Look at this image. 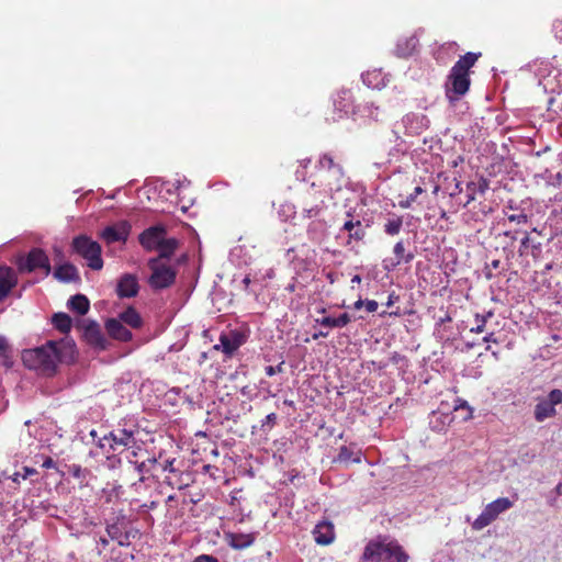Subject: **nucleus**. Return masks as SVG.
<instances>
[{
	"label": "nucleus",
	"instance_id": "f257e3e1",
	"mask_svg": "<svg viewBox=\"0 0 562 562\" xmlns=\"http://www.w3.org/2000/svg\"><path fill=\"white\" fill-rule=\"evenodd\" d=\"M76 357V345L69 339L48 340L40 347L24 349L21 356L27 369L46 378L56 375L59 363H71Z\"/></svg>",
	"mask_w": 562,
	"mask_h": 562
},
{
	"label": "nucleus",
	"instance_id": "f03ea898",
	"mask_svg": "<svg viewBox=\"0 0 562 562\" xmlns=\"http://www.w3.org/2000/svg\"><path fill=\"white\" fill-rule=\"evenodd\" d=\"M481 55V53L469 52L452 66L445 85L446 97L450 101L459 100L469 91L471 85L470 69L476 64Z\"/></svg>",
	"mask_w": 562,
	"mask_h": 562
},
{
	"label": "nucleus",
	"instance_id": "7ed1b4c3",
	"mask_svg": "<svg viewBox=\"0 0 562 562\" xmlns=\"http://www.w3.org/2000/svg\"><path fill=\"white\" fill-rule=\"evenodd\" d=\"M363 559L370 562H407L408 555L397 542L370 541L364 548Z\"/></svg>",
	"mask_w": 562,
	"mask_h": 562
},
{
	"label": "nucleus",
	"instance_id": "20e7f679",
	"mask_svg": "<svg viewBox=\"0 0 562 562\" xmlns=\"http://www.w3.org/2000/svg\"><path fill=\"white\" fill-rule=\"evenodd\" d=\"M71 250L83 258L92 270L103 268L102 248L100 244L87 235L76 236L71 241Z\"/></svg>",
	"mask_w": 562,
	"mask_h": 562
},
{
	"label": "nucleus",
	"instance_id": "39448f33",
	"mask_svg": "<svg viewBox=\"0 0 562 562\" xmlns=\"http://www.w3.org/2000/svg\"><path fill=\"white\" fill-rule=\"evenodd\" d=\"M147 265L151 271L148 284L153 290H162L173 285L177 278L175 267L160 259H149Z\"/></svg>",
	"mask_w": 562,
	"mask_h": 562
},
{
	"label": "nucleus",
	"instance_id": "423d86ee",
	"mask_svg": "<svg viewBox=\"0 0 562 562\" xmlns=\"http://www.w3.org/2000/svg\"><path fill=\"white\" fill-rule=\"evenodd\" d=\"M353 94L350 89H340L333 94L331 105L326 111V121L338 122L353 113Z\"/></svg>",
	"mask_w": 562,
	"mask_h": 562
},
{
	"label": "nucleus",
	"instance_id": "0eeeda50",
	"mask_svg": "<svg viewBox=\"0 0 562 562\" xmlns=\"http://www.w3.org/2000/svg\"><path fill=\"white\" fill-rule=\"evenodd\" d=\"M513 507L507 497H499L488 503L479 517L472 522V529L479 531L491 525L504 512Z\"/></svg>",
	"mask_w": 562,
	"mask_h": 562
},
{
	"label": "nucleus",
	"instance_id": "6e6552de",
	"mask_svg": "<svg viewBox=\"0 0 562 562\" xmlns=\"http://www.w3.org/2000/svg\"><path fill=\"white\" fill-rule=\"evenodd\" d=\"M302 213L304 217H317L325 209L324 193L312 183L302 196Z\"/></svg>",
	"mask_w": 562,
	"mask_h": 562
},
{
	"label": "nucleus",
	"instance_id": "1a4fd4ad",
	"mask_svg": "<svg viewBox=\"0 0 562 562\" xmlns=\"http://www.w3.org/2000/svg\"><path fill=\"white\" fill-rule=\"evenodd\" d=\"M36 269H43L45 276L52 272L48 256L41 248H32L26 257L19 262V270L21 272H33Z\"/></svg>",
	"mask_w": 562,
	"mask_h": 562
},
{
	"label": "nucleus",
	"instance_id": "9d476101",
	"mask_svg": "<svg viewBox=\"0 0 562 562\" xmlns=\"http://www.w3.org/2000/svg\"><path fill=\"white\" fill-rule=\"evenodd\" d=\"M562 404V391L554 389L550 391L547 398L540 400L533 411L535 419L538 423H542L548 418L557 415L555 406Z\"/></svg>",
	"mask_w": 562,
	"mask_h": 562
},
{
	"label": "nucleus",
	"instance_id": "9b49d317",
	"mask_svg": "<svg viewBox=\"0 0 562 562\" xmlns=\"http://www.w3.org/2000/svg\"><path fill=\"white\" fill-rule=\"evenodd\" d=\"M134 434L127 429H117L110 431L108 435H104L103 438L99 439L98 446L100 448H104L105 443L109 445L110 450L113 452L117 450H124L133 448L134 443Z\"/></svg>",
	"mask_w": 562,
	"mask_h": 562
},
{
	"label": "nucleus",
	"instance_id": "f8f14e48",
	"mask_svg": "<svg viewBox=\"0 0 562 562\" xmlns=\"http://www.w3.org/2000/svg\"><path fill=\"white\" fill-rule=\"evenodd\" d=\"M131 228L132 226L127 221H119L113 225L106 226L100 233V237L104 239L106 244L116 241L125 243L130 236Z\"/></svg>",
	"mask_w": 562,
	"mask_h": 562
},
{
	"label": "nucleus",
	"instance_id": "ddd939ff",
	"mask_svg": "<svg viewBox=\"0 0 562 562\" xmlns=\"http://www.w3.org/2000/svg\"><path fill=\"white\" fill-rule=\"evenodd\" d=\"M166 234L167 231L164 225H154L139 234L138 241L145 250L153 251L159 246Z\"/></svg>",
	"mask_w": 562,
	"mask_h": 562
},
{
	"label": "nucleus",
	"instance_id": "4468645a",
	"mask_svg": "<svg viewBox=\"0 0 562 562\" xmlns=\"http://www.w3.org/2000/svg\"><path fill=\"white\" fill-rule=\"evenodd\" d=\"M83 338L94 348L100 350H105L108 348L109 342L101 331L99 324L95 322H89L83 326Z\"/></svg>",
	"mask_w": 562,
	"mask_h": 562
},
{
	"label": "nucleus",
	"instance_id": "2eb2a0df",
	"mask_svg": "<svg viewBox=\"0 0 562 562\" xmlns=\"http://www.w3.org/2000/svg\"><path fill=\"white\" fill-rule=\"evenodd\" d=\"M139 284L136 276L131 273L123 274L116 285V294L120 299H130L138 294Z\"/></svg>",
	"mask_w": 562,
	"mask_h": 562
},
{
	"label": "nucleus",
	"instance_id": "dca6fc26",
	"mask_svg": "<svg viewBox=\"0 0 562 562\" xmlns=\"http://www.w3.org/2000/svg\"><path fill=\"white\" fill-rule=\"evenodd\" d=\"M347 215L349 218L345 221L341 227V231L348 232L347 245H351L353 241H362L367 235L366 227L360 220H355L349 212Z\"/></svg>",
	"mask_w": 562,
	"mask_h": 562
},
{
	"label": "nucleus",
	"instance_id": "f3484780",
	"mask_svg": "<svg viewBox=\"0 0 562 562\" xmlns=\"http://www.w3.org/2000/svg\"><path fill=\"white\" fill-rule=\"evenodd\" d=\"M314 540L319 546H328L335 540V529L333 522L328 520L319 521L312 531Z\"/></svg>",
	"mask_w": 562,
	"mask_h": 562
},
{
	"label": "nucleus",
	"instance_id": "a211bd4d",
	"mask_svg": "<svg viewBox=\"0 0 562 562\" xmlns=\"http://www.w3.org/2000/svg\"><path fill=\"white\" fill-rule=\"evenodd\" d=\"M105 329L108 335L115 340L127 342L133 339L132 331L117 318H109L105 322Z\"/></svg>",
	"mask_w": 562,
	"mask_h": 562
},
{
	"label": "nucleus",
	"instance_id": "6ab92c4d",
	"mask_svg": "<svg viewBox=\"0 0 562 562\" xmlns=\"http://www.w3.org/2000/svg\"><path fill=\"white\" fill-rule=\"evenodd\" d=\"M244 344V337L238 331H229L220 336V345L215 349L222 348L226 356H233L234 352Z\"/></svg>",
	"mask_w": 562,
	"mask_h": 562
},
{
	"label": "nucleus",
	"instance_id": "aec40b11",
	"mask_svg": "<svg viewBox=\"0 0 562 562\" xmlns=\"http://www.w3.org/2000/svg\"><path fill=\"white\" fill-rule=\"evenodd\" d=\"M126 459L131 464L135 465V470L139 474V482L145 481L146 474L151 475V476L157 475L158 460L155 457L147 458L146 460H143V461L133 460L131 457H126Z\"/></svg>",
	"mask_w": 562,
	"mask_h": 562
},
{
	"label": "nucleus",
	"instance_id": "412c9836",
	"mask_svg": "<svg viewBox=\"0 0 562 562\" xmlns=\"http://www.w3.org/2000/svg\"><path fill=\"white\" fill-rule=\"evenodd\" d=\"M53 274L55 279L64 283H78L81 280L77 267L70 262L56 267Z\"/></svg>",
	"mask_w": 562,
	"mask_h": 562
},
{
	"label": "nucleus",
	"instance_id": "4be33fe9",
	"mask_svg": "<svg viewBox=\"0 0 562 562\" xmlns=\"http://www.w3.org/2000/svg\"><path fill=\"white\" fill-rule=\"evenodd\" d=\"M15 271L10 267H0V302L16 285Z\"/></svg>",
	"mask_w": 562,
	"mask_h": 562
},
{
	"label": "nucleus",
	"instance_id": "5701e85b",
	"mask_svg": "<svg viewBox=\"0 0 562 562\" xmlns=\"http://www.w3.org/2000/svg\"><path fill=\"white\" fill-rule=\"evenodd\" d=\"M226 541L229 547L236 550H243L250 547L255 542L252 533H226Z\"/></svg>",
	"mask_w": 562,
	"mask_h": 562
},
{
	"label": "nucleus",
	"instance_id": "b1692460",
	"mask_svg": "<svg viewBox=\"0 0 562 562\" xmlns=\"http://www.w3.org/2000/svg\"><path fill=\"white\" fill-rule=\"evenodd\" d=\"M529 249H530L531 256L537 259L541 254V243H539V241L536 243L530 237V233L526 231V232H524V237L520 240V246L518 249L519 256H521V257L527 256L529 254Z\"/></svg>",
	"mask_w": 562,
	"mask_h": 562
},
{
	"label": "nucleus",
	"instance_id": "393cba45",
	"mask_svg": "<svg viewBox=\"0 0 562 562\" xmlns=\"http://www.w3.org/2000/svg\"><path fill=\"white\" fill-rule=\"evenodd\" d=\"M310 240L315 244H321L327 236L326 222L321 220L312 221L306 229Z\"/></svg>",
	"mask_w": 562,
	"mask_h": 562
},
{
	"label": "nucleus",
	"instance_id": "a878e982",
	"mask_svg": "<svg viewBox=\"0 0 562 562\" xmlns=\"http://www.w3.org/2000/svg\"><path fill=\"white\" fill-rule=\"evenodd\" d=\"M452 420L451 414L434 411L429 418V426L434 431L442 432L450 426Z\"/></svg>",
	"mask_w": 562,
	"mask_h": 562
},
{
	"label": "nucleus",
	"instance_id": "bb28decb",
	"mask_svg": "<svg viewBox=\"0 0 562 562\" xmlns=\"http://www.w3.org/2000/svg\"><path fill=\"white\" fill-rule=\"evenodd\" d=\"M179 246V241L177 238H166V236L161 239L159 246L155 249L159 254L154 259H160L162 261H166L167 259H170L171 256L175 254Z\"/></svg>",
	"mask_w": 562,
	"mask_h": 562
},
{
	"label": "nucleus",
	"instance_id": "cd10ccee",
	"mask_svg": "<svg viewBox=\"0 0 562 562\" xmlns=\"http://www.w3.org/2000/svg\"><path fill=\"white\" fill-rule=\"evenodd\" d=\"M117 319L134 329H139L143 326V318L133 306H128L125 311L121 312Z\"/></svg>",
	"mask_w": 562,
	"mask_h": 562
},
{
	"label": "nucleus",
	"instance_id": "c85d7f7f",
	"mask_svg": "<svg viewBox=\"0 0 562 562\" xmlns=\"http://www.w3.org/2000/svg\"><path fill=\"white\" fill-rule=\"evenodd\" d=\"M351 322V316L348 313H342L338 317L325 316L317 318L316 323L326 328H342Z\"/></svg>",
	"mask_w": 562,
	"mask_h": 562
},
{
	"label": "nucleus",
	"instance_id": "c756f323",
	"mask_svg": "<svg viewBox=\"0 0 562 562\" xmlns=\"http://www.w3.org/2000/svg\"><path fill=\"white\" fill-rule=\"evenodd\" d=\"M68 307L78 315H86L90 308V302L83 294H76L68 301Z\"/></svg>",
	"mask_w": 562,
	"mask_h": 562
},
{
	"label": "nucleus",
	"instance_id": "7c9ffc66",
	"mask_svg": "<svg viewBox=\"0 0 562 562\" xmlns=\"http://www.w3.org/2000/svg\"><path fill=\"white\" fill-rule=\"evenodd\" d=\"M393 252L396 257V261L392 262L391 267L389 265H385V268L389 270L395 268L396 266H398L402 262L408 263L414 259V254L405 252V246L402 240L397 241L394 245Z\"/></svg>",
	"mask_w": 562,
	"mask_h": 562
},
{
	"label": "nucleus",
	"instance_id": "2f4dec72",
	"mask_svg": "<svg viewBox=\"0 0 562 562\" xmlns=\"http://www.w3.org/2000/svg\"><path fill=\"white\" fill-rule=\"evenodd\" d=\"M418 38L416 36H409L401 40L397 43V52L401 56H411L417 48Z\"/></svg>",
	"mask_w": 562,
	"mask_h": 562
},
{
	"label": "nucleus",
	"instance_id": "473e14b6",
	"mask_svg": "<svg viewBox=\"0 0 562 562\" xmlns=\"http://www.w3.org/2000/svg\"><path fill=\"white\" fill-rule=\"evenodd\" d=\"M494 316V311L490 310L483 314L476 313L474 315L475 326L470 328L471 333L482 334L486 330L487 322Z\"/></svg>",
	"mask_w": 562,
	"mask_h": 562
},
{
	"label": "nucleus",
	"instance_id": "72a5a7b5",
	"mask_svg": "<svg viewBox=\"0 0 562 562\" xmlns=\"http://www.w3.org/2000/svg\"><path fill=\"white\" fill-rule=\"evenodd\" d=\"M53 324L56 329H58L63 334H67L71 329L72 321L70 316L66 313H56L53 316Z\"/></svg>",
	"mask_w": 562,
	"mask_h": 562
},
{
	"label": "nucleus",
	"instance_id": "f704fd0d",
	"mask_svg": "<svg viewBox=\"0 0 562 562\" xmlns=\"http://www.w3.org/2000/svg\"><path fill=\"white\" fill-rule=\"evenodd\" d=\"M338 461L340 462H355L359 463L361 461V453L360 451H353L351 448L347 446H342L339 449L338 453Z\"/></svg>",
	"mask_w": 562,
	"mask_h": 562
},
{
	"label": "nucleus",
	"instance_id": "c9c22d12",
	"mask_svg": "<svg viewBox=\"0 0 562 562\" xmlns=\"http://www.w3.org/2000/svg\"><path fill=\"white\" fill-rule=\"evenodd\" d=\"M402 226L403 217L398 215H393V217L389 218L387 222L384 224V232L390 236H394L401 232Z\"/></svg>",
	"mask_w": 562,
	"mask_h": 562
},
{
	"label": "nucleus",
	"instance_id": "e433bc0d",
	"mask_svg": "<svg viewBox=\"0 0 562 562\" xmlns=\"http://www.w3.org/2000/svg\"><path fill=\"white\" fill-rule=\"evenodd\" d=\"M318 166L321 169L330 170L335 168L337 169L338 172L342 171L341 167L335 162L333 156L329 154H324L323 156H321L318 160Z\"/></svg>",
	"mask_w": 562,
	"mask_h": 562
},
{
	"label": "nucleus",
	"instance_id": "4c0bfd02",
	"mask_svg": "<svg viewBox=\"0 0 562 562\" xmlns=\"http://www.w3.org/2000/svg\"><path fill=\"white\" fill-rule=\"evenodd\" d=\"M424 192L422 187H416L414 192L411 193L405 200L400 201L398 205L402 209H409L412 204L416 201L417 196Z\"/></svg>",
	"mask_w": 562,
	"mask_h": 562
},
{
	"label": "nucleus",
	"instance_id": "58836bf2",
	"mask_svg": "<svg viewBox=\"0 0 562 562\" xmlns=\"http://www.w3.org/2000/svg\"><path fill=\"white\" fill-rule=\"evenodd\" d=\"M453 408H454V411H460V409L467 411V414L463 417V420H469V419H471L473 417V409L468 404V402L464 401V400L458 398Z\"/></svg>",
	"mask_w": 562,
	"mask_h": 562
},
{
	"label": "nucleus",
	"instance_id": "ea45409f",
	"mask_svg": "<svg viewBox=\"0 0 562 562\" xmlns=\"http://www.w3.org/2000/svg\"><path fill=\"white\" fill-rule=\"evenodd\" d=\"M9 352H10V349H9L7 339L4 337H0V357L4 359V363L7 366L10 364L9 363V360H10Z\"/></svg>",
	"mask_w": 562,
	"mask_h": 562
},
{
	"label": "nucleus",
	"instance_id": "a19ab883",
	"mask_svg": "<svg viewBox=\"0 0 562 562\" xmlns=\"http://www.w3.org/2000/svg\"><path fill=\"white\" fill-rule=\"evenodd\" d=\"M69 472L76 479L85 480L88 473L87 469H82L79 464H72L69 467Z\"/></svg>",
	"mask_w": 562,
	"mask_h": 562
},
{
	"label": "nucleus",
	"instance_id": "79ce46f5",
	"mask_svg": "<svg viewBox=\"0 0 562 562\" xmlns=\"http://www.w3.org/2000/svg\"><path fill=\"white\" fill-rule=\"evenodd\" d=\"M176 459L166 460L164 463L158 462V470L160 469L161 472H168L170 474H175L178 471L173 467Z\"/></svg>",
	"mask_w": 562,
	"mask_h": 562
},
{
	"label": "nucleus",
	"instance_id": "37998d69",
	"mask_svg": "<svg viewBox=\"0 0 562 562\" xmlns=\"http://www.w3.org/2000/svg\"><path fill=\"white\" fill-rule=\"evenodd\" d=\"M467 190L469 191V194L463 206L469 205L471 202L475 200L476 183L474 181L468 182Z\"/></svg>",
	"mask_w": 562,
	"mask_h": 562
},
{
	"label": "nucleus",
	"instance_id": "c03bdc74",
	"mask_svg": "<svg viewBox=\"0 0 562 562\" xmlns=\"http://www.w3.org/2000/svg\"><path fill=\"white\" fill-rule=\"evenodd\" d=\"M508 221L517 224H526L528 222V215L526 213L510 214Z\"/></svg>",
	"mask_w": 562,
	"mask_h": 562
},
{
	"label": "nucleus",
	"instance_id": "a18cd8bd",
	"mask_svg": "<svg viewBox=\"0 0 562 562\" xmlns=\"http://www.w3.org/2000/svg\"><path fill=\"white\" fill-rule=\"evenodd\" d=\"M277 423V414L270 413L266 416L265 420H262L261 427L265 428L268 426V429H271Z\"/></svg>",
	"mask_w": 562,
	"mask_h": 562
},
{
	"label": "nucleus",
	"instance_id": "49530a36",
	"mask_svg": "<svg viewBox=\"0 0 562 562\" xmlns=\"http://www.w3.org/2000/svg\"><path fill=\"white\" fill-rule=\"evenodd\" d=\"M133 448L127 449L128 454L126 457H131L133 460H137L139 453H142L143 449L136 445V441L134 440V443L132 445Z\"/></svg>",
	"mask_w": 562,
	"mask_h": 562
},
{
	"label": "nucleus",
	"instance_id": "de8ad7c7",
	"mask_svg": "<svg viewBox=\"0 0 562 562\" xmlns=\"http://www.w3.org/2000/svg\"><path fill=\"white\" fill-rule=\"evenodd\" d=\"M476 183V192L484 194L486 190L488 189V181L485 178H480V180Z\"/></svg>",
	"mask_w": 562,
	"mask_h": 562
},
{
	"label": "nucleus",
	"instance_id": "09e8293b",
	"mask_svg": "<svg viewBox=\"0 0 562 562\" xmlns=\"http://www.w3.org/2000/svg\"><path fill=\"white\" fill-rule=\"evenodd\" d=\"M106 532L112 539H119L121 535L120 528L116 525L108 526Z\"/></svg>",
	"mask_w": 562,
	"mask_h": 562
},
{
	"label": "nucleus",
	"instance_id": "8fccbe9b",
	"mask_svg": "<svg viewBox=\"0 0 562 562\" xmlns=\"http://www.w3.org/2000/svg\"><path fill=\"white\" fill-rule=\"evenodd\" d=\"M265 371L268 376H273L274 374L282 372V363L278 364L277 367L268 366L265 368Z\"/></svg>",
	"mask_w": 562,
	"mask_h": 562
},
{
	"label": "nucleus",
	"instance_id": "3c124183",
	"mask_svg": "<svg viewBox=\"0 0 562 562\" xmlns=\"http://www.w3.org/2000/svg\"><path fill=\"white\" fill-rule=\"evenodd\" d=\"M193 562H218L217 558L209 554H201Z\"/></svg>",
	"mask_w": 562,
	"mask_h": 562
},
{
	"label": "nucleus",
	"instance_id": "603ef678",
	"mask_svg": "<svg viewBox=\"0 0 562 562\" xmlns=\"http://www.w3.org/2000/svg\"><path fill=\"white\" fill-rule=\"evenodd\" d=\"M364 306H366V308H367V311H368V312H370V313H374V312H376V311H378L379 304H378V302H376V301H374V300H367V301L364 302Z\"/></svg>",
	"mask_w": 562,
	"mask_h": 562
},
{
	"label": "nucleus",
	"instance_id": "864d4df0",
	"mask_svg": "<svg viewBox=\"0 0 562 562\" xmlns=\"http://www.w3.org/2000/svg\"><path fill=\"white\" fill-rule=\"evenodd\" d=\"M553 30L557 36L562 41V19H558L553 22Z\"/></svg>",
	"mask_w": 562,
	"mask_h": 562
},
{
	"label": "nucleus",
	"instance_id": "5fc2aeb1",
	"mask_svg": "<svg viewBox=\"0 0 562 562\" xmlns=\"http://www.w3.org/2000/svg\"><path fill=\"white\" fill-rule=\"evenodd\" d=\"M483 341L486 342V344H490V342H493V344H499V340L497 339V337L495 336V333L494 331H490L487 333L484 337H483Z\"/></svg>",
	"mask_w": 562,
	"mask_h": 562
},
{
	"label": "nucleus",
	"instance_id": "6e6d98bb",
	"mask_svg": "<svg viewBox=\"0 0 562 562\" xmlns=\"http://www.w3.org/2000/svg\"><path fill=\"white\" fill-rule=\"evenodd\" d=\"M42 467L44 469H54V468H56V462L53 460L52 457H46Z\"/></svg>",
	"mask_w": 562,
	"mask_h": 562
},
{
	"label": "nucleus",
	"instance_id": "4d7b16f0",
	"mask_svg": "<svg viewBox=\"0 0 562 562\" xmlns=\"http://www.w3.org/2000/svg\"><path fill=\"white\" fill-rule=\"evenodd\" d=\"M518 231H505L503 234L505 237L509 238L512 243L517 240Z\"/></svg>",
	"mask_w": 562,
	"mask_h": 562
},
{
	"label": "nucleus",
	"instance_id": "13d9d810",
	"mask_svg": "<svg viewBox=\"0 0 562 562\" xmlns=\"http://www.w3.org/2000/svg\"><path fill=\"white\" fill-rule=\"evenodd\" d=\"M24 473L22 474V479L25 480L31 475H34L37 473V471L33 468L24 467L23 468Z\"/></svg>",
	"mask_w": 562,
	"mask_h": 562
},
{
	"label": "nucleus",
	"instance_id": "bf43d9fd",
	"mask_svg": "<svg viewBox=\"0 0 562 562\" xmlns=\"http://www.w3.org/2000/svg\"><path fill=\"white\" fill-rule=\"evenodd\" d=\"M327 336H328V331L319 330V331H317V333H314V334H313V336H312V338H313L314 340H317V339H319V338H326Z\"/></svg>",
	"mask_w": 562,
	"mask_h": 562
},
{
	"label": "nucleus",
	"instance_id": "052dcab7",
	"mask_svg": "<svg viewBox=\"0 0 562 562\" xmlns=\"http://www.w3.org/2000/svg\"><path fill=\"white\" fill-rule=\"evenodd\" d=\"M165 483H166V484H168V485H169V486H171V487L177 486L178 488H182V485H177V484L173 482V480H172V477H171L170 475H168V476H166V477H165Z\"/></svg>",
	"mask_w": 562,
	"mask_h": 562
},
{
	"label": "nucleus",
	"instance_id": "680f3d73",
	"mask_svg": "<svg viewBox=\"0 0 562 562\" xmlns=\"http://www.w3.org/2000/svg\"><path fill=\"white\" fill-rule=\"evenodd\" d=\"M553 186H562V173L558 172L555 176H554V181L552 182Z\"/></svg>",
	"mask_w": 562,
	"mask_h": 562
},
{
	"label": "nucleus",
	"instance_id": "e2e57ef3",
	"mask_svg": "<svg viewBox=\"0 0 562 562\" xmlns=\"http://www.w3.org/2000/svg\"><path fill=\"white\" fill-rule=\"evenodd\" d=\"M158 503L155 501H151L149 504H143L142 507L146 509H155L157 507Z\"/></svg>",
	"mask_w": 562,
	"mask_h": 562
},
{
	"label": "nucleus",
	"instance_id": "0e129e2a",
	"mask_svg": "<svg viewBox=\"0 0 562 562\" xmlns=\"http://www.w3.org/2000/svg\"><path fill=\"white\" fill-rule=\"evenodd\" d=\"M398 296H396L394 293H391L389 295V299H387V302H386V306H391L393 305L394 301L397 300Z\"/></svg>",
	"mask_w": 562,
	"mask_h": 562
},
{
	"label": "nucleus",
	"instance_id": "69168bd1",
	"mask_svg": "<svg viewBox=\"0 0 562 562\" xmlns=\"http://www.w3.org/2000/svg\"><path fill=\"white\" fill-rule=\"evenodd\" d=\"M250 283H251V279H250V277H249V276H246V277L243 279V284H244V286H245V290H246V291H248V288H249Z\"/></svg>",
	"mask_w": 562,
	"mask_h": 562
},
{
	"label": "nucleus",
	"instance_id": "338daca9",
	"mask_svg": "<svg viewBox=\"0 0 562 562\" xmlns=\"http://www.w3.org/2000/svg\"><path fill=\"white\" fill-rule=\"evenodd\" d=\"M462 192V187H461V183L460 182H457L456 184V189L453 192L450 193L451 196L456 195V194H459Z\"/></svg>",
	"mask_w": 562,
	"mask_h": 562
},
{
	"label": "nucleus",
	"instance_id": "774afa93",
	"mask_svg": "<svg viewBox=\"0 0 562 562\" xmlns=\"http://www.w3.org/2000/svg\"><path fill=\"white\" fill-rule=\"evenodd\" d=\"M364 302L366 301H362L361 299H359L358 301L355 302L353 307L356 310H360L364 305Z\"/></svg>",
	"mask_w": 562,
	"mask_h": 562
}]
</instances>
